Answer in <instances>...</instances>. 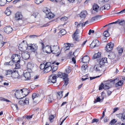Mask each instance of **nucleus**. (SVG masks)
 I'll use <instances>...</instances> for the list:
<instances>
[{"label":"nucleus","mask_w":125,"mask_h":125,"mask_svg":"<svg viewBox=\"0 0 125 125\" xmlns=\"http://www.w3.org/2000/svg\"><path fill=\"white\" fill-rule=\"evenodd\" d=\"M68 75L65 73L59 72L57 74H52L50 75L48 79V83L50 84L54 83L56 82V78L59 77L64 79V85H67L68 83L69 79L68 78Z\"/></svg>","instance_id":"f257e3e1"},{"label":"nucleus","mask_w":125,"mask_h":125,"mask_svg":"<svg viewBox=\"0 0 125 125\" xmlns=\"http://www.w3.org/2000/svg\"><path fill=\"white\" fill-rule=\"evenodd\" d=\"M11 58L12 60V61L9 62V63L11 62L12 63L15 62V63L16 62L20 63L21 57L20 55L17 54H15L11 56Z\"/></svg>","instance_id":"f03ea898"},{"label":"nucleus","mask_w":125,"mask_h":125,"mask_svg":"<svg viewBox=\"0 0 125 125\" xmlns=\"http://www.w3.org/2000/svg\"><path fill=\"white\" fill-rule=\"evenodd\" d=\"M42 45V50L44 52H46L47 53H50L51 52V46L49 45L45 46L43 43H41Z\"/></svg>","instance_id":"7ed1b4c3"},{"label":"nucleus","mask_w":125,"mask_h":125,"mask_svg":"<svg viewBox=\"0 0 125 125\" xmlns=\"http://www.w3.org/2000/svg\"><path fill=\"white\" fill-rule=\"evenodd\" d=\"M28 44L26 41H23L18 46L19 49L21 51H23L24 50L27 49Z\"/></svg>","instance_id":"20e7f679"},{"label":"nucleus","mask_w":125,"mask_h":125,"mask_svg":"<svg viewBox=\"0 0 125 125\" xmlns=\"http://www.w3.org/2000/svg\"><path fill=\"white\" fill-rule=\"evenodd\" d=\"M43 12H44L46 14V17L49 19L53 18L55 16L53 13L51 12H49V11L47 8H45L43 10Z\"/></svg>","instance_id":"39448f33"},{"label":"nucleus","mask_w":125,"mask_h":125,"mask_svg":"<svg viewBox=\"0 0 125 125\" xmlns=\"http://www.w3.org/2000/svg\"><path fill=\"white\" fill-rule=\"evenodd\" d=\"M24 97L23 96V97H22L20 98V99L21 100L18 102L20 104L23 105L29 104V99L25 98V99H24Z\"/></svg>","instance_id":"423d86ee"},{"label":"nucleus","mask_w":125,"mask_h":125,"mask_svg":"<svg viewBox=\"0 0 125 125\" xmlns=\"http://www.w3.org/2000/svg\"><path fill=\"white\" fill-rule=\"evenodd\" d=\"M27 48L33 52H35L37 49L38 46L36 44H29L28 45Z\"/></svg>","instance_id":"0eeeda50"},{"label":"nucleus","mask_w":125,"mask_h":125,"mask_svg":"<svg viewBox=\"0 0 125 125\" xmlns=\"http://www.w3.org/2000/svg\"><path fill=\"white\" fill-rule=\"evenodd\" d=\"M51 52L53 54H57L59 51V47L57 45H53L51 47Z\"/></svg>","instance_id":"6e6552de"},{"label":"nucleus","mask_w":125,"mask_h":125,"mask_svg":"<svg viewBox=\"0 0 125 125\" xmlns=\"http://www.w3.org/2000/svg\"><path fill=\"white\" fill-rule=\"evenodd\" d=\"M114 44L111 42L107 44L105 47V49L107 52H111L113 49Z\"/></svg>","instance_id":"1a4fd4ad"},{"label":"nucleus","mask_w":125,"mask_h":125,"mask_svg":"<svg viewBox=\"0 0 125 125\" xmlns=\"http://www.w3.org/2000/svg\"><path fill=\"white\" fill-rule=\"evenodd\" d=\"M100 44L99 41L97 40H93L90 44V46L92 48H94L99 46Z\"/></svg>","instance_id":"9d476101"},{"label":"nucleus","mask_w":125,"mask_h":125,"mask_svg":"<svg viewBox=\"0 0 125 125\" xmlns=\"http://www.w3.org/2000/svg\"><path fill=\"white\" fill-rule=\"evenodd\" d=\"M104 67V66L99 63V64L95 65L94 67V68L96 71L100 72L104 70H103Z\"/></svg>","instance_id":"9b49d317"},{"label":"nucleus","mask_w":125,"mask_h":125,"mask_svg":"<svg viewBox=\"0 0 125 125\" xmlns=\"http://www.w3.org/2000/svg\"><path fill=\"white\" fill-rule=\"evenodd\" d=\"M34 66V64L33 62H28L27 65V71L28 72H31Z\"/></svg>","instance_id":"f8f14e48"},{"label":"nucleus","mask_w":125,"mask_h":125,"mask_svg":"<svg viewBox=\"0 0 125 125\" xmlns=\"http://www.w3.org/2000/svg\"><path fill=\"white\" fill-rule=\"evenodd\" d=\"M4 31L7 34L11 33L12 31V28L10 26H7L4 28Z\"/></svg>","instance_id":"ddd939ff"},{"label":"nucleus","mask_w":125,"mask_h":125,"mask_svg":"<svg viewBox=\"0 0 125 125\" xmlns=\"http://www.w3.org/2000/svg\"><path fill=\"white\" fill-rule=\"evenodd\" d=\"M21 89H19L17 90L15 92V97L17 99H20V98L22 97H21V94L22 95V93L21 92Z\"/></svg>","instance_id":"4468645a"},{"label":"nucleus","mask_w":125,"mask_h":125,"mask_svg":"<svg viewBox=\"0 0 125 125\" xmlns=\"http://www.w3.org/2000/svg\"><path fill=\"white\" fill-rule=\"evenodd\" d=\"M115 79H114V80H110L109 81H107L106 82V83H105L104 85V89H108L109 88V86H110V82H114L115 81Z\"/></svg>","instance_id":"2eb2a0df"},{"label":"nucleus","mask_w":125,"mask_h":125,"mask_svg":"<svg viewBox=\"0 0 125 125\" xmlns=\"http://www.w3.org/2000/svg\"><path fill=\"white\" fill-rule=\"evenodd\" d=\"M21 55L22 58L24 60H27L30 57L29 52H27L22 53Z\"/></svg>","instance_id":"dca6fc26"},{"label":"nucleus","mask_w":125,"mask_h":125,"mask_svg":"<svg viewBox=\"0 0 125 125\" xmlns=\"http://www.w3.org/2000/svg\"><path fill=\"white\" fill-rule=\"evenodd\" d=\"M117 23H118L120 25H123L125 24V21L123 20H120L119 19H118L115 22L109 23V24H115Z\"/></svg>","instance_id":"f3484780"},{"label":"nucleus","mask_w":125,"mask_h":125,"mask_svg":"<svg viewBox=\"0 0 125 125\" xmlns=\"http://www.w3.org/2000/svg\"><path fill=\"white\" fill-rule=\"evenodd\" d=\"M22 18V16L21 12H17L15 14V19L16 20H21Z\"/></svg>","instance_id":"a211bd4d"},{"label":"nucleus","mask_w":125,"mask_h":125,"mask_svg":"<svg viewBox=\"0 0 125 125\" xmlns=\"http://www.w3.org/2000/svg\"><path fill=\"white\" fill-rule=\"evenodd\" d=\"M116 115L117 117L119 119H121L123 122L125 121V112L122 113H120L117 115Z\"/></svg>","instance_id":"6ab92c4d"},{"label":"nucleus","mask_w":125,"mask_h":125,"mask_svg":"<svg viewBox=\"0 0 125 125\" xmlns=\"http://www.w3.org/2000/svg\"><path fill=\"white\" fill-rule=\"evenodd\" d=\"M49 63L47 62L46 65H47L45 67L44 72L46 73L50 71L52 69V67L50 65Z\"/></svg>","instance_id":"aec40b11"},{"label":"nucleus","mask_w":125,"mask_h":125,"mask_svg":"<svg viewBox=\"0 0 125 125\" xmlns=\"http://www.w3.org/2000/svg\"><path fill=\"white\" fill-rule=\"evenodd\" d=\"M78 30L77 29L73 34L72 36L73 39L76 41H78V38L76 36L78 34V32L77 31Z\"/></svg>","instance_id":"412c9836"},{"label":"nucleus","mask_w":125,"mask_h":125,"mask_svg":"<svg viewBox=\"0 0 125 125\" xmlns=\"http://www.w3.org/2000/svg\"><path fill=\"white\" fill-rule=\"evenodd\" d=\"M89 60L90 59L89 56H86L82 58V61L83 63L87 62H89Z\"/></svg>","instance_id":"4be33fe9"},{"label":"nucleus","mask_w":125,"mask_h":125,"mask_svg":"<svg viewBox=\"0 0 125 125\" xmlns=\"http://www.w3.org/2000/svg\"><path fill=\"white\" fill-rule=\"evenodd\" d=\"M31 72H26L24 73V76L26 80H28L30 79V73Z\"/></svg>","instance_id":"5701e85b"},{"label":"nucleus","mask_w":125,"mask_h":125,"mask_svg":"<svg viewBox=\"0 0 125 125\" xmlns=\"http://www.w3.org/2000/svg\"><path fill=\"white\" fill-rule=\"evenodd\" d=\"M101 16L100 15H97L92 17L90 20L91 22H93L101 18Z\"/></svg>","instance_id":"b1692460"},{"label":"nucleus","mask_w":125,"mask_h":125,"mask_svg":"<svg viewBox=\"0 0 125 125\" xmlns=\"http://www.w3.org/2000/svg\"><path fill=\"white\" fill-rule=\"evenodd\" d=\"M86 11H84L81 12V13L79 14V16L81 18H84L86 16Z\"/></svg>","instance_id":"393cba45"},{"label":"nucleus","mask_w":125,"mask_h":125,"mask_svg":"<svg viewBox=\"0 0 125 125\" xmlns=\"http://www.w3.org/2000/svg\"><path fill=\"white\" fill-rule=\"evenodd\" d=\"M101 56V53L100 52H98L97 53L95 54L93 56L92 59H94L100 57Z\"/></svg>","instance_id":"a878e982"},{"label":"nucleus","mask_w":125,"mask_h":125,"mask_svg":"<svg viewBox=\"0 0 125 125\" xmlns=\"http://www.w3.org/2000/svg\"><path fill=\"white\" fill-rule=\"evenodd\" d=\"M40 97V95L39 94L34 93L32 94V97L33 100L34 101L35 99H36L38 97Z\"/></svg>","instance_id":"bb28decb"},{"label":"nucleus","mask_w":125,"mask_h":125,"mask_svg":"<svg viewBox=\"0 0 125 125\" xmlns=\"http://www.w3.org/2000/svg\"><path fill=\"white\" fill-rule=\"evenodd\" d=\"M107 62V58H103L99 62V63L104 66V64L106 63Z\"/></svg>","instance_id":"cd10ccee"},{"label":"nucleus","mask_w":125,"mask_h":125,"mask_svg":"<svg viewBox=\"0 0 125 125\" xmlns=\"http://www.w3.org/2000/svg\"><path fill=\"white\" fill-rule=\"evenodd\" d=\"M123 83V80H120L118 82L115 83V86L116 87L122 86Z\"/></svg>","instance_id":"c85d7f7f"},{"label":"nucleus","mask_w":125,"mask_h":125,"mask_svg":"<svg viewBox=\"0 0 125 125\" xmlns=\"http://www.w3.org/2000/svg\"><path fill=\"white\" fill-rule=\"evenodd\" d=\"M99 6L97 4L94 3L93 6V10L96 12H97L98 11V9L99 8Z\"/></svg>","instance_id":"c756f323"},{"label":"nucleus","mask_w":125,"mask_h":125,"mask_svg":"<svg viewBox=\"0 0 125 125\" xmlns=\"http://www.w3.org/2000/svg\"><path fill=\"white\" fill-rule=\"evenodd\" d=\"M110 29V27H109L107 30H106V31H105L104 33H103V35L104 36L107 37H108L109 36V34L108 32V31Z\"/></svg>","instance_id":"7c9ffc66"},{"label":"nucleus","mask_w":125,"mask_h":125,"mask_svg":"<svg viewBox=\"0 0 125 125\" xmlns=\"http://www.w3.org/2000/svg\"><path fill=\"white\" fill-rule=\"evenodd\" d=\"M63 91L59 92L57 94V98L58 99H60L62 97L63 94Z\"/></svg>","instance_id":"2f4dec72"},{"label":"nucleus","mask_w":125,"mask_h":125,"mask_svg":"<svg viewBox=\"0 0 125 125\" xmlns=\"http://www.w3.org/2000/svg\"><path fill=\"white\" fill-rule=\"evenodd\" d=\"M47 99L48 101V102L49 103L51 102L54 99L53 96L52 95H48L47 97Z\"/></svg>","instance_id":"473e14b6"},{"label":"nucleus","mask_w":125,"mask_h":125,"mask_svg":"<svg viewBox=\"0 0 125 125\" xmlns=\"http://www.w3.org/2000/svg\"><path fill=\"white\" fill-rule=\"evenodd\" d=\"M21 89V92L22 93V95L23 94H25V93H25L26 92H27V94H26L25 95V96L26 95H27L29 93L28 92V91L27 89H26V88H24L23 89Z\"/></svg>","instance_id":"72a5a7b5"},{"label":"nucleus","mask_w":125,"mask_h":125,"mask_svg":"<svg viewBox=\"0 0 125 125\" xmlns=\"http://www.w3.org/2000/svg\"><path fill=\"white\" fill-rule=\"evenodd\" d=\"M47 66L46 63L45 64L43 63L40 65V68L41 69H44V71L45 67Z\"/></svg>","instance_id":"f704fd0d"},{"label":"nucleus","mask_w":125,"mask_h":125,"mask_svg":"<svg viewBox=\"0 0 125 125\" xmlns=\"http://www.w3.org/2000/svg\"><path fill=\"white\" fill-rule=\"evenodd\" d=\"M5 13L7 16L10 15L11 13V11L9 9H7L5 11Z\"/></svg>","instance_id":"c9c22d12"},{"label":"nucleus","mask_w":125,"mask_h":125,"mask_svg":"<svg viewBox=\"0 0 125 125\" xmlns=\"http://www.w3.org/2000/svg\"><path fill=\"white\" fill-rule=\"evenodd\" d=\"M108 57L109 58L112 59L115 58V56L114 53H112L111 54L109 55Z\"/></svg>","instance_id":"e433bc0d"},{"label":"nucleus","mask_w":125,"mask_h":125,"mask_svg":"<svg viewBox=\"0 0 125 125\" xmlns=\"http://www.w3.org/2000/svg\"><path fill=\"white\" fill-rule=\"evenodd\" d=\"M12 76L14 78H16L18 77V74L17 73H13L12 74Z\"/></svg>","instance_id":"4c0bfd02"},{"label":"nucleus","mask_w":125,"mask_h":125,"mask_svg":"<svg viewBox=\"0 0 125 125\" xmlns=\"http://www.w3.org/2000/svg\"><path fill=\"white\" fill-rule=\"evenodd\" d=\"M88 67L87 65H83L81 67L82 70L83 71H85L87 69Z\"/></svg>","instance_id":"58836bf2"},{"label":"nucleus","mask_w":125,"mask_h":125,"mask_svg":"<svg viewBox=\"0 0 125 125\" xmlns=\"http://www.w3.org/2000/svg\"><path fill=\"white\" fill-rule=\"evenodd\" d=\"M117 49L119 53V54H121L123 52V49L122 48H121L120 47H118Z\"/></svg>","instance_id":"ea45409f"},{"label":"nucleus","mask_w":125,"mask_h":125,"mask_svg":"<svg viewBox=\"0 0 125 125\" xmlns=\"http://www.w3.org/2000/svg\"><path fill=\"white\" fill-rule=\"evenodd\" d=\"M59 33H60L62 35H63L66 33V31L64 29H62L60 31Z\"/></svg>","instance_id":"a19ab883"},{"label":"nucleus","mask_w":125,"mask_h":125,"mask_svg":"<svg viewBox=\"0 0 125 125\" xmlns=\"http://www.w3.org/2000/svg\"><path fill=\"white\" fill-rule=\"evenodd\" d=\"M6 3V0H0V5L3 6Z\"/></svg>","instance_id":"79ce46f5"},{"label":"nucleus","mask_w":125,"mask_h":125,"mask_svg":"<svg viewBox=\"0 0 125 125\" xmlns=\"http://www.w3.org/2000/svg\"><path fill=\"white\" fill-rule=\"evenodd\" d=\"M54 116L53 115H51L50 116L49 119L51 122H52L53 121V120H52L54 118Z\"/></svg>","instance_id":"37998d69"},{"label":"nucleus","mask_w":125,"mask_h":125,"mask_svg":"<svg viewBox=\"0 0 125 125\" xmlns=\"http://www.w3.org/2000/svg\"><path fill=\"white\" fill-rule=\"evenodd\" d=\"M0 100L1 101H6V102H9L10 101L7 99H6L2 97H0Z\"/></svg>","instance_id":"c03bdc74"},{"label":"nucleus","mask_w":125,"mask_h":125,"mask_svg":"<svg viewBox=\"0 0 125 125\" xmlns=\"http://www.w3.org/2000/svg\"><path fill=\"white\" fill-rule=\"evenodd\" d=\"M11 107H13L14 109L16 108V110H18V108L17 105L16 104H12Z\"/></svg>","instance_id":"a18cd8bd"},{"label":"nucleus","mask_w":125,"mask_h":125,"mask_svg":"<svg viewBox=\"0 0 125 125\" xmlns=\"http://www.w3.org/2000/svg\"><path fill=\"white\" fill-rule=\"evenodd\" d=\"M43 0H35V2L37 4H39L42 2Z\"/></svg>","instance_id":"49530a36"},{"label":"nucleus","mask_w":125,"mask_h":125,"mask_svg":"<svg viewBox=\"0 0 125 125\" xmlns=\"http://www.w3.org/2000/svg\"><path fill=\"white\" fill-rule=\"evenodd\" d=\"M104 7H105V9L108 10L110 8V5L109 4H107L104 5Z\"/></svg>","instance_id":"de8ad7c7"},{"label":"nucleus","mask_w":125,"mask_h":125,"mask_svg":"<svg viewBox=\"0 0 125 125\" xmlns=\"http://www.w3.org/2000/svg\"><path fill=\"white\" fill-rule=\"evenodd\" d=\"M116 122V121L115 119H114L111 121L110 123V124H111V125H114L115 124Z\"/></svg>","instance_id":"09e8293b"},{"label":"nucleus","mask_w":125,"mask_h":125,"mask_svg":"<svg viewBox=\"0 0 125 125\" xmlns=\"http://www.w3.org/2000/svg\"><path fill=\"white\" fill-rule=\"evenodd\" d=\"M13 73L12 72V71L10 70H7L6 72V75H7L8 74H12Z\"/></svg>","instance_id":"8fccbe9b"},{"label":"nucleus","mask_w":125,"mask_h":125,"mask_svg":"<svg viewBox=\"0 0 125 125\" xmlns=\"http://www.w3.org/2000/svg\"><path fill=\"white\" fill-rule=\"evenodd\" d=\"M104 85L103 84V83H101L99 86V90H101L102 89H104Z\"/></svg>","instance_id":"3c124183"},{"label":"nucleus","mask_w":125,"mask_h":125,"mask_svg":"<svg viewBox=\"0 0 125 125\" xmlns=\"http://www.w3.org/2000/svg\"><path fill=\"white\" fill-rule=\"evenodd\" d=\"M16 63L15 64V68L16 69H18L20 68V66L19 64V63L16 62Z\"/></svg>","instance_id":"603ef678"},{"label":"nucleus","mask_w":125,"mask_h":125,"mask_svg":"<svg viewBox=\"0 0 125 125\" xmlns=\"http://www.w3.org/2000/svg\"><path fill=\"white\" fill-rule=\"evenodd\" d=\"M68 19V18L67 17H64L61 18V20L62 21H65L67 20Z\"/></svg>","instance_id":"864d4df0"},{"label":"nucleus","mask_w":125,"mask_h":125,"mask_svg":"<svg viewBox=\"0 0 125 125\" xmlns=\"http://www.w3.org/2000/svg\"><path fill=\"white\" fill-rule=\"evenodd\" d=\"M52 22V21H51L45 24H44L42 27H45L48 26L50 25V23Z\"/></svg>","instance_id":"5fc2aeb1"},{"label":"nucleus","mask_w":125,"mask_h":125,"mask_svg":"<svg viewBox=\"0 0 125 125\" xmlns=\"http://www.w3.org/2000/svg\"><path fill=\"white\" fill-rule=\"evenodd\" d=\"M101 99L100 97H98L96 99H95L94 101V103H95L97 102H100V101Z\"/></svg>","instance_id":"6e6d98bb"},{"label":"nucleus","mask_w":125,"mask_h":125,"mask_svg":"<svg viewBox=\"0 0 125 125\" xmlns=\"http://www.w3.org/2000/svg\"><path fill=\"white\" fill-rule=\"evenodd\" d=\"M33 115L29 116L26 115L25 116V117L26 118L28 119H31L32 118V116H33Z\"/></svg>","instance_id":"4d7b16f0"},{"label":"nucleus","mask_w":125,"mask_h":125,"mask_svg":"<svg viewBox=\"0 0 125 125\" xmlns=\"http://www.w3.org/2000/svg\"><path fill=\"white\" fill-rule=\"evenodd\" d=\"M99 2L100 4H103L105 2L104 0H99Z\"/></svg>","instance_id":"13d9d810"},{"label":"nucleus","mask_w":125,"mask_h":125,"mask_svg":"<svg viewBox=\"0 0 125 125\" xmlns=\"http://www.w3.org/2000/svg\"><path fill=\"white\" fill-rule=\"evenodd\" d=\"M58 69V67L57 66H55L54 67L52 70V72H53L56 71Z\"/></svg>","instance_id":"bf43d9fd"},{"label":"nucleus","mask_w":125,"mask_h":125,"mask_svg":"<svg viewBox=\"0 0 125 125\" xmlns=\"http://www.w3.org/2000/svg\"><path fill=\"white\" fill-rule=\"evenodd\" d=\"M99 120L98 119L94 118L92 120V123L97 122L99 121Z\"/></svg>","instance_id":"052dcab7"},{"label":"nucleus","mask_w":125,"mask_h":125,"mask_svg":"<svg viewBox=\"0 0 125 125\" xmlns=\"http://www.w3.org/2000/svg\"><path fill=\"white\" fill-rule=\"evenodd\" d=\"M65 49L67 50L69 49V46L67 44H65Z\"/></svg>","instance_id":"680f3d73"},{"label":"nucleus","mask_w":125,"mask_h":125,"mask_svg":"<svg viewBox=\"0 0 125 125\" xmlns=\"http://www.w3.org/2000/svg\"><path fill=\"white\" fill-rule=\"evenodd\" d=\"M94 30H91L90 29L89 30L88 34L89 35H90L91 34V33H94Z\"/></svg>","instance_id":"e2e57ef3"},{"label":"nucleus","mask_w":125,"mask_h":125,"mask_svg":"<svg viewBox=\"0 0 125 125\" xmlns=\"http://www.w3.org/2000/svg\"><path fill=\"white\" fill-rule=\"evenodd\" d=\"M100 76H96V77H90V79L91 80L93 79H94L95 78H97V77H99Z\"/></svg>","instance_id":"0e129e2a"},{"label":"nucleus","mask_w":125,"mask_h":125,"mask_svg":"<svg viewBox=\"0 0 125 125\" xmlns=\"http://www.w3.org/2000/svg\"><path fill=\"white\" fill-rule=\"evenodd\" d=\"M66 71L67 73H69L71 71V70L69 68H68L66 69Z\"/></svg>","instance_id":"69168bd1"},{"label":"nucleus","mask_w":125,"mask_h":125,"mask_svg":"<svg viewBox=\"0 0 125 125\" xmlns=\"http://www.w3.org/2000/svg\"><path fill=\"white\" fill-rule=\"evenodd\" d=\"M6 43V42H4L3 41H1V42L0 45L1 47H2Z\"/></svg>","instance_id":"338daca9"},{"label":"nucleus","mask_w":125,"mask_h":125,"mask_svg":"<svg viewBox=\"0 0 125 125\" xmlns=\"http://www.w3.org/2000/svg\"><path fill=\"white\" fill-rule=\"evenodd\" d=\"M38 13L37 12H35L33 13L32 15L34 16L35 18L36 16L38 14Z\"/></svg>","instance_id":"774afa93"}]
</instances>
